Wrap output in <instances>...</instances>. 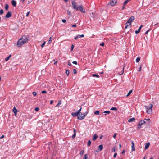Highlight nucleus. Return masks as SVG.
Masks as SVG:
<instances>
[{"label": "nucleus", "mask_w": 159, "mask_h": 159, "mask_svg": "<svg viewBox=\"0 0 159 159\" xmlns=\"http://www.w3.org/2000/svg\"><path fill=\"white\" fill-rule=\"evenodd\" d=\"M28 38L29 37L27 35L22 36L18 41L17 43V45L18 47L21 46L28 41Z\"/></svg>", "instance_id": "f257e3e1"}, {"label": "nucleus", "mask_w": 159, "mask_h": 159, "mask_svg": "<svg viewBox=\"0 0 159 159\" xmlns=\"http://www.w3.org/2000/svg\"><path fill=\"white\" fill-rule=\"evenodd\" d=\"M88 113V112H85L84 114L82 115V116H81L80 115H79V114L77 112H73L71 114V115L72 116L74 117L78 116V119L80 120H82L85 117L86 115H87Z\"/></svg>", "instance_id": "f03ea898"}, {"label": "nucleus", "mask_w": 159, "mask_h": 159, "mask_svg": "<svg viewBox=\"0 0 159 159\" xmlns=\"http://www.w3.org/2000/svg\"><path fill=\"white\" fill-rule=\"evenodd\" d=\"M135 19V18L134 16H131L130 18L128 20L127 22L125 23V28L126 29L127 28V27L130 25L131 24V23L132 22V21H133Z\"/></svg>", "instance_id": "7ed1b4c3"}, {"label": "nucleus", "mask_w": 159, "mask_h": 159, "mask_svg": "<svg viewBox=\"0 0 159 159\" xmlns=\"http://www.w3.org/2000/svg\"><path fill=\"white\" fill-rule=\"evenodd\" d=\"M145 107L147 109L146 112L147 113L149 114L151 112L152 109L153 107V105L152 104H150V106H145Z\"/></svg>", "instance_id": "20e7f679"}, {"label": "nucleus", "mask_w": 159, "mask_h": 159, "mask_svg": "<svg viewBox=\"0 0 159 159\" xmlns=\"http://www.w3.org/2000/svg\"><path fill=\"white\" fill-rule=\"evenodd\" d=\"M145 121L143 120H141L139 122L138 124V126L137 127V129L138 130L139 129L141 128V126L144 123H145Z\"/></svg>", "instance_id": "39448f33"}, {"label": "nucleus", "mask_w": 159, "mask_h": 159, "mask_svg": "<svg viewBox=\"0 0 159 159\" xmlns=\"http://www.w3.org/2000/svg\"><path fill=\"white\" fill-rule=\"evenodd\" d=\"M75 1L72 0L71 2L72 4V5L73 8L74 9H75L76 10H78V7H76V4L75 3Z\"/></svg>", "instance_id": "423d86ee"}, {"label": "nucleus", "mask_w": 159, "mask_h": 159, "mask_svg": "<svg viewBox=\"0 0 159 159\" xmlns=\"http://www.w3.org/2000/svg\"><path fill=\"white\" fill-rule=\"evenodd\" d=\"M78 10H80L83 13H85L86 12L82 6L81 5H80L79 6H78Z\"/></svg>", "instance_id": "0eeeda50"}, {"label": "nucleus", "mask_w": 159, "mask_h": 159, "mask_svg": "<svg viewBox=\"0 0 159 159\" xmlns=\"http://www.w3.org/2000/svg\"><path fill=\"white\" fill-rule=\"evenodd\" d=\"M12 15V13L11 11H9L6 14L5 17L6 18H8L10 17Z\"/></svg>", "instance_id": "6e6552de"}, {"label": "nucleus", "mask_w": 159, "mask_h": 159, "mask_svg": "<svg viewBox=\"0 0 159 159\" xmlns=\"http://www.w3.org/2000/svg\"><path fill=\"white\" fill-rule=\"evenodd\" d=\"M116 3V0H112L109 3V4L111 6L115 5Z\"/></svg>", "instance_id": "1a4fd4ad"}, {"label": "nucleus", "mask_w": 159, "mask_h": 159, "mask_svg": "<svg viewBox=\"0 0 159 159\" xmlns=\"http://www.w3.org/2000/svg\"><path fill=\"white\" fill-rule=\"evenodd\" d=\"M131 143H132V151H134L135 150V148L134 147V143L133 142V141H131Z\"/></svg>", "instance_id": "9d476101"}, {"label": "nucleus", "mask_w": 159, "mask_h": 159, "mask_svg": "<svg viewBox=\"0 0 159 159\" xmlns=\"http://www.w3.org/2000/svg\"><path fill=\"white\" fill-rule=\"evenodd\" d=\"M11 4L14 7H15L16 5V2L14 0H12L11 2Z\"/></svg>", "instance_id": "9b49d317"}, {"label": "nucleus", "mask_w": 159, "mask_h": 159, "mask_svg": "<svg viewBox=\"0 0 159 159\" xmlns=\"http://www.w3.org/2000/svg\"><path fill=\"white\" fill-rule=\"evenodd\" d=\"M13 111L15 115L16 116L17 115V109L15 107H14L13 108Z\"/></svg>", "instance_id": "f8f14e48"}, {"label": "nucleus", "mask_w": 159, "mask_h": 159, "mask_svg": "<svg viewBox=\"0 0 159 159\" xmlns=\"http://www.w3.org/2000/svg\"><path fill=\"white\" fill-rule=\"evenodd\" d=\"M150 143H145V149L146 150L149 147V145H150Z\"/></svg>", "instance_id": "ddd939ff"}, {"label": "nucleus", "mask_w": 159, "mask_h": 159, "mask_svg": "<svg viewBox=\"0 0 159 159\" xmlns=\"http://www.w3.org/2000/svg\"><path fill=\"white\" fill-rule=\"evenodd\" d=\"M135 120V119L134 117L129 119L128 121L129 122H131L134 121Z\"/></svg>", "instance_id": "4468645a"}, {"label": "nucleus", "mask_w": 159, "mask_h": 159, "mask_svg": "<svg viewBox=\"0 0 159 159\" xmlns=\"http://www.w3.org/2000/svg\"><path fill=\"white\" fill-rule=\"evenodd\" d=\"M98 136L96 134H95L94 135L93 137V138L92 140L93 141L95 140L98 138Z\"/></svg>", "instance_id": "2eb2a0df"}, {"label": "nucleus", "mask_w": 159, "mask_h": 159, "mask_svg": "<svg viewBox=\"0 0 159 159\" xmlns=\"http://www.w3.org/2000/svg\"><path fill=\"white\" fill-rule=\"evenodd\" d=\"M103 148V145H100L98 146V149L100 151H101L102 149Z\"/></svg>", "instance_id": "dca6fc26"}, {"label": "nucleus", "mask_w": 159, "mask_h": 159, "mask_svg": "<svg viewBox=\"0 0 159 159\" xmlns=\"http://www.w3.org/2000/svg\"><path fill=\"white\" fill-rule=\"evenodd\" d=\"M11 55H10L9 56L7 57H6L5 59V61H7L9 59L10 57H11Z\"/></svg>", "instance_id": "f3484780"}, {"label": "nucleus", "mask_w": 159, "mask_h": 159, "mask_svg": "<svg viewBox=\"0 0 159 159\" xmlns=\"http://www.w3.org/2000/svg\"><path fill=\"white\" fill-rule=\"evenodd\" d=\"M52 37H50V38H49V40L48 41V44H49L51 43L52 41Z\"/></svg>", "instance_id": "a211bd4d"}, {"label": "nucleus", "mask_w": 159, "mask_h": 159, "mask_svg": "<svg viewBox=\"0 0 159 159\" xmlns=\"http://www.w3.org/2000/svg\"><path fill=\"white\" fill-rule=\"evenodd\" d=\"M9 5L8 4H6L5 6V9L6 11L8 9Z\"/></svg>", "instance_id": "6ab92c4d"}, {"label": "nucleus", "mask_w": 159, "mask_h": 159, "mask_svg": "<svg viewBox=\"0 0 159 159\" xmlns=\"http://www.w3.org/2000/svg\"><path fill=\"white\" fill-rule=\"evenodd\" d=\"M81 108H80V110H79L77 112L79 114V115H80V114H81L82 115V113H81Z\"/></svg>", "instance_id": "aec40b11"}, {"label": "nucleus", "mask_w": 159, "mask_h": 159, "mask_svg": "<svg viewBox=\"0 0 159 159\" xmlns=\"http://www.w3.org/2000/svg\"><path fill=\"white\" fill-rule=\"evenodd\" d=\"M132 92V90H130L129 92L128 93V94L126 95V97H128L129 96L130 94Z\"/></svg>", "instance_id": "412c9836"}, {"label": "nucleus", "mask_w": 159, "mask_h": 159, "mask_svg": "<svg viewBox=\"0 0 159 159\" xmlns=\"http://www.w3.org/2000/svg\"><path fill=\"white\" fill-rule=\"evenodd\" d=\"M99 111H96L94 112V114L95 115H99Z\"/></svg>", "instance_id": "4be33fe9"}, {"label": "nucleus", "mask_w": 159, "mask_h": 159, "mask_svg": "<svg viewBox=\"0 0 159 159\" xmlns=\"http://www.w3.org/2000/svg\"><path fill=\"white\" fill-rule=\"evenodd\" d=\"M91 141L90 140H89L88 142V143H87V145L89 147L90 145L91 144Z\"/></svg>", "instance_id": "5701e85b"}, {"label": "nucleus", "mask_w": 159, "mask_h": 159, "mask_svg": "<svg viewBox=\"0 0 159 159\" xmlns=\"http://www.w3.org/2000/svg\"><path fill=\"white\" fill-rule=\"evenodd\" d=\"M66 75H67V76H68L69 75V70H66Z\"/></svg>", "instance_id": "b1692460"}, {"label": "nucleus", "mask_w": 159, "mask_h": 159, "mask_svg": "<svg viewBox=\"0 0 159 159\" xmlns=\"http://www.w3.org/2000/svg\"><path fill=\"white\" fill-rule=\"evenodd\" d=\"M92 76L94 77H98V78L99 77V75H96V74H92Z\"/></svg>", "instance_id": "393cba45"}, {"label": "nucleus", "mask_w": 159, "mask_h": 159, "mask_svg": "<svg viewBox=\"0 0 159 159\" xmlns=\"http://www.w3.org/2000/svg\"><path fill=\"white\" fill-rule=\"evenodd\" d=\"M140 58L139 57H138L137 58L136 60V61L137 62H138L140 61Z\"/></svg>", "instance_id": "a878e982"}, {"label": "nucleus", "mask_w": 159, "mask_h": 159, "mask_svg": "<svg viewBox=\"0 0 159 159\" xmlns=\"http://www.w3.org/2000/svg\"><path fill=\"white\" fill-rule=\"evenodd\" d=\"M128 2H129V1L128 0H126V1H125L124 2L123 5H124V6L126 4H127L128 3Z\"/></svg>", "instance_id": "bb28decb"}, {"label": "nucleus", "mask_w": 159, "mask_h": 159, "mask_svg": "<svg viewBox=\"0 0 159 159\" xmlns=\"http://www.w3.org/2000/svg\"><path fill=\"white\" fill-rule=\"evenodd\" d=\"M116 150V148L115 147H114L112 149V152H114Z\"/></svg>", "instance_id": "cd10ccee"}, {"label": "nucleus", "mask_w": 159, "mask_h": 159, "mask_svg": "<svg viewBox=\"0 0 159 159\" xmlns=\"http://www.w3.org/2000/svg\"><path fill=\"white\" fill-rule=\"evenodd\" d=\"M67 11L68 15L70 16L71 15V14L69 10H67Z\"/></svg>", "instance_id": "c85d7f7f"}, {"label": "nucleus", "mask_w": 159, "mask_h": 159, "mask_svg": "<svg viewBox=\"0 0 159 159\" xmlns=\"http://www.w3.org/2000/svg\"><path fill=\"white\" fill-rule=\"evenodd\" d=\"M84 151L83 150H81L80 152V154L81 155H83L84 154Z\"/></svg>", "instance_id": "c756f323"}, {"label": "nucleus", "mask_w": 159, "mask_h": 159, "mask_svg": "<svg viewBox=\"0 0 159 159\" xmlns=\"http://www.w3.org/2000/svg\"><path fill=\"white\" fill-rule=\"evenodd\" d=\"M4 13L3 10V9H1L0 10V15Z\"/></svg>", "instance_id": "7c9ffc66"}, {"label": "nucleus", "mask_w": 159, "mask_h": 159, "mask_svg": "<svg viewBox=\"0 0 159 159\" xmlns=\"http://www.w3.org/2000/svg\"><path fill=\"white\" fill-rule=\"evenodd\" d=\"M111 110L116 111L117 110V109L116 107H113L111 109Z\"/></svg>", "instance_id": "2f4dec72"}, {"label": "nucleus", "mask_w": 159, "mask_h": 159, "mask_svg": "<svg viewBox=\"0 0 159 159\" xmlns=\"http://www.w3.org/2000/svg\"><path fill=\"white\" fill-rule=\"evenodd\" d=\"M83 159H87V154L84 155Z\"/></svg>", "instance_id": "473e14b6"}, {"label": "nucleus", "mask_w": 159, "mask_h": 159, "mask_svg": "<svg viewBox=\"0 0 159 159\" xmlns=\"http://www.w3.org/2000/svg\"><path fill=\"white\" fill-rule=\"evenodd\" d=\"M104 113H107V114H109L110 113V111H104V112H103Z\"/></svg>", "instance_id": "72a5a7b5"}, {"label": "nucleus", "mask_w": 159, "mask_h": 159, "mask_svg": "<svg viewBox=\"0 0 159 159\" xmlns=\"http://www.w3.org/2000/svg\"><path fill=\"white\" fill-rule=\"evenodd\" d=\"M73 73L75 74L77 73V70L75 69H73Z\"/></svg>", "instance_id": "f704fd0d"}, {"label": "nucleus", "mask_w": 159, "mask_h": 159, "mask_svg": "<svg viewBox=\"0 0 159 159\" xmlns=\"http://www.w3.org/2000/svg\"><path fill=\"white\" fill-rule=\"evenodd\" d=\"M76 133H74V134L72 136V138L74 139L75 138L76 136Z\"/></svg>", "instance_id": "c9c22d12"}, {"label": "nucleus", "mask_w": 159, "mask_h": 159, "mask_svg": "<svg viewBox=\"0 0 159 159\" xmlns=\"http://www.w3.org/2000/svg\"><path fill=\"white\" fill-rule=\"evenodd\" d=\"M143 26L142 25H141L140 26V27L139 28V29H138V30L140 32V30H141V28H142Z\"/></svg>", "instance_id": "e433bc0d"}, {"label": "nucleus", "mask_w": 159, "mask_h": 159, "mask_svg": "<svg viewBox=\"0 0 159 159\" xmlns=\"http://www.w3.org/2000/svg\"><path fill=\"white\" fill-rule=\"evenodd\" d=\"M47 93V91L45 90H43L42 91L41 93L43 94L45 93Z\"/></svg>", "instance_id": "4c0bfd02"}, {"label": "nucleus", "mask_w": 159, "mask_h": 159, "mask_svg": "<svg viewBox=\"0 0 159 159\" xmlns=\"http://www.w3.org/2000/svg\"><path fill=\"white\" fill-rule=\"evenodd\" d=\"M150 29H149L148 30H147L145 33V34H148V33L150 30Z\"/></svg>", "instance_id": "58836bf2"}, {"label": "nucleus", "mask_w": 159, "mask_h": 159, "mask_svg": "<svg viewBox=\"0 0 159 159\" xmlns=\"http://www.w3.org/2000/svg\"><path fill=\"white\" fill-rule=\"evenodd\" d=\"M45 44V42H44L41 45V46L42 48H43Z\"/></svg>", "instance_id": "ea45409f"}, {"label": "nucleus", "mask_w": 159, "mask_h": 159, "mask_svg": "<svg viewBox=\"0 0 159 159\" xmlns=\"http://www.w3.org/2000/svg\"><path fill=\"white\" fill-rule=\"evenodd\" d=\"M39 110V108L38 107H36L34 109V110L36 111H38Z\"/></svg>", "instance_id": "a19ab883"}, {"label": "nucleus", "mask_w": 159, "mask_h": 159, "mask_svg": "<svg viewBox=\"0 0 159 159\" xmlns=\"http://www.w3.org/2000/svg\"><path fill=\"white\" fill-rule=\"evenodd\" d=\"M32 94L34 96H36V95H37L36 93L35 92H33L32 93Z\"/></svg>", "instance_id": "79ce46f5"}, {"label": "nucleus", "mask_w": 159, "mask_h": 159, "mask_svg": "<svg viewBox=\"0 0 159 159\" xmlns=\"http://www.w3.org/2000/svg\"><path fill=\"white\" fill-rule=\"evenodd\" d=\"M61 101L60 100V101L58 102L57 105L56 106V107H57L59 105L61 104Z\"/></svg>", "instance_id": "37998d69"}, {"label": "nucleus", "mask_w": 159, "mask_h": 159, "mask_svg": "<svg viewBox=\"0 0 159 159\" xmlns=\"http://www.w3.org/2000/svg\"><path fill=\"white\" fill-rule=\"evenodd\" d=\"M100 45L101 46H104V43L103 42H102V43H101Z\"/></svg>", "instance_id": "c03bdc74"}, {"label": "nucleus", "mask_w": 159, "mask_h": 159, "mask_svg": "<svg viewBox=\"0 0 159 159\" xmlns=\"http://www.w3.org/2000/svg\"><path fill=\"white\" fill-rule=\"evenodd\" d=\"M72 63L73 64L77 65V62L76 61H74L72 62Z\"/></svg>", "instance_id": "a18cd8bd"}, {"label": "nucleus", "mask_w": 159, "mask_h": 159, "mask_svg": "<svg viewBox=\"0 0 159 159\" xmlns=\"http://www.w3.org/2000/svg\"><path fill=\"white\" fill-rule=\"evenodd\" d=\"M116 135H117V134H116V133H115L114 134V135L113 136V138H116Z\"/></svg>", "instance_id": "49530a36"}, {"label": "nucleus", "mask_w": 159, "mask_h": 159, "mask_svg": "<svg viewBox=\"0 0 159 159\" xmlns=\"http://www.w3.org/2000/svg\"><path fill=\"white\" fill-rule=\"evenodd\" d=\"M142 66L141 65L139 68V69L138 70L139 71H140L141 70Z\"/></svg>", "instance_id": "de8ad7c7"}, {"label": "nucleus", "mask_w": 159, "mask_h": 159, "mask_svg": "<svg viewBox=\"0 0 159 159\" xmlns=\"http://www.w3.org/2000/svg\"><path fill=\"white\" fill-rule=\"evenodd\" d=\"M74 45L73 44L72 45L71 47V50H73V49L74 48Z\"/></svg>", "instance_id": "09e8293b"}, {"label": "nucleus", "mask_w": 159, "mask_h": 159, "mask_svg": "<svg viewBox=\"0 0 159 159\" xmlns=\"http://www.w3.org/2000/svg\"><path fill=\"white\" fill-rule=\"evenodd\" d=\"M117 153H115L114 154V156H113V157H116V155H117Z\"/></svg>", "instance_id": "8fccbe9b"}, {"label": "nucleus", "mask_w": 159, "mask_h": 159, "mask_svg": "<svg viewBox=\"0 0 159 159\" xmlns=\"http://www.w3.org/2000/svg\"><path fill=\"white\" fill-rule=\"evenodd\" d=\"M30 11L28 12L27 13L26 15V17H28V16L30 14Z\"/></svg>", "instance_id": "3c124183"}, {"label": "nucleus", "mask_w": 159, "mask_h": 159, "mask_svg": "<svg viewBox=\"0 0 159 159\" xmlns=\"http://www.w3.org/2000/svg\"><path fill=\"white\" fill-rule=\"evenodd\" d=\"M62 21L63 23H65L66 22V20L65 19H62Z\"/></svg>", "instance_id": "603ef678"}, {"label": "nucleus", "mask_w": 159, "mask_h": 159, "mask_svg": "<svg viewBox=\"0 0 159 159\" xmlns=\"http://www.w3.org/2000/svg\"><path fill=\"white\" fill-rule=\"evenodd\" d=\"M76 25L75 24H74V25H72V26L73 27H76Z\"/></svg>", "instance_id": "864d4df0"}, {"label": "nucleus", "mask_w": 159, "mask_h": 159, "mask_svg": "<svg viewBox=\"0 0 159 159\" xmlns=\"http://www.w3.org/2000/svg\"><path fill=\"white\" fill-rule=\"evenodd\" d=\"M79 36H76L75 38L74 39H77L78 38Z\"/></svg>", "instance_id": "5fc2aeb1"}, {"label": "nucleus", "mask_w": 159, "mask_h": 159, "mask_svg": "<svg viewBox=\"0 0 159 159\" xmlns=\"http://www.w3.org/2000/svg\"><path fill=\"white\" fill-rule=\"evenodd\" d=\"M80 38H81V37H84V34H82V35H80Z\"/></svg>", "instance_id": "6e6d98bb"}, {"label": "nucleus", "mask_w": 159, "mask_h": 159, "mask_svg": "<svg viewBox=\"0 0 159 159\" xmlns=\"http://www.w3.org/2000/svg\"><path fill=\"white\" fill-rule=\"evenodd\" d=\"M140 32L138 30H136L135 31V33L136 34H138V33H139Z\"/></svg>", "instance_id": "4d7b16f0"}, {"label": "nucleus", "mask_w": 159, "mask_h": 159, "mask_svg": "<svg viewBox=\"0 0 159 159\" xmlns=\"http://www.w3.org/2000/svg\"><path fill=\"white\" fill-rule=\"evenodd\" d=\"M125 150H123L122 152L121 153H122V154H124L125 153Z\"/></svg>", "instance_id": "13d9d810"}, {"label": "nucleus", "mask_w": 159, "mask_h": 159, "mask_svg": "<svg viewBox=\"0 0 159 159\" xmlns=\"http://www.w3.org/2000/svg\"><path fill=\"white\" fill-rule=\"evenodd\" d=\"M4 137V135H2V136H1V137H0V139H2V138H3Z\"/></svg>", "instance_id": "bf43d9fd"}, {"label": "nucleus", "mask_w": 159, "mask_h": 159, "mask_svg": "<svg viewBox=\"0 0 159 159\" xmlns=\"http://www.w3.org/2000/svg\"><path fill=\"white\" fill-rule=\"evenodd\" d=\"M68 65L70 66L71 65V63L70 62H68Z\"/></svg>", "instance_id": "052dcab7"}, {"label": "nucleus", "mask_w": 159, "mask_h": 159, "mask_svg": "<svg viewBox=\"0 0 159 159\" xmlns=\"http://www.w3.org/2000/svg\"><path fill=\"white\" fill-rule=\"evenodd\" d=\"M53 102V101L52 100H51L50 101V104H52Z\"/></svg>", "instance_id": "680f3d73"}, {"label": "nucleus", "mask_w": 159, "mask_h": 159, "mask_svg": "<svg viewBox=\"0 0 159 159\" xmlns=\"http://www.w3.org/2000/svg\"><path fill=\"white\" fill-rule=\"evenodd\" d=\"M57 61H56L54 62V65H56V64H57Z\"/></svg>", "instance_id": "e2e57ef3"}, {"label": "nucleus", "mask_w": 159, "mask_h": 159, "mask_svg": "<svg viewBox=\"0 0 159 159\" xmlns=\"http://www.w3.org/2000/svg\"><path fill=\"white\" fill-rule=\"evenodd\" d=\"M73 132H74V133H76V130L75 129H74Z\"/></svg>", "instance_id": "0e129e2a"}, {"label": "nucleus", "mask_w": 159, "mask_h": 159, "mask_svg": "<svg viewBox=\"0 0 159 159\" xmlns=\"http://www.w3.org/2000/svg\"><path fill=\"white\" fill-rule=\"evenodd\" d=\"M121 145L120 144H119V148L120 149L121 148Z\"/></svg>", "instance_id": "69168bd1"}, {"label": "nucleus", "mask_w": 159, "mask_h": 159, "mask_svg": "<svg viewBox=\"0 0 159 159\" xmlns=\"http://www.w3.org/2000/svg\"><path fill=\"white\" fill-rule=\"evenodd\" d=\"M21 1L24 3L25 2V0H21Z\"/></svg>", "instance_id": "338daca9"}, {"label": "nucleus", "mask_w": 159, "mask_h": 159, "mask_svg": "<svg viewBox=\"0 0 159 159\" xmlns=\"http://www.w3.org/2000/svg\"><path fill=\"white\" fill-rule=\"evenodd\" d=\"M102 137H103V136L102 135H101V136H100V139H101Z\"/></svg>", "instance_id": "774afa93"}]
</instances>
